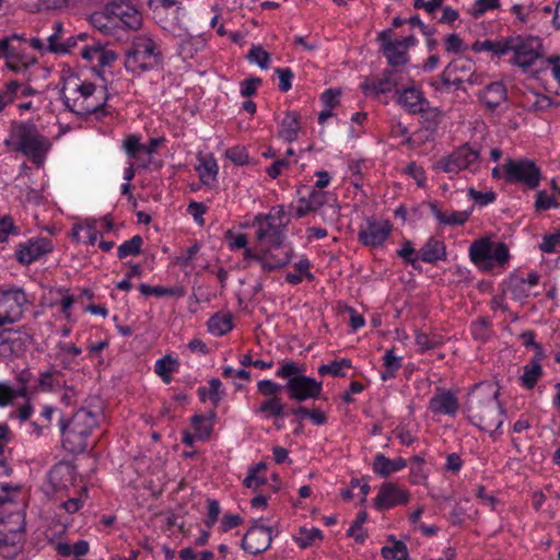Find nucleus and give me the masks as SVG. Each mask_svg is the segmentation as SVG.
<instances>
[{"label":"nucleus","mask_w":560,"mask_h":560,"mask_svg":"<svg viewBox=\"0 0 560 560\" xmlns=\"http://www.w3.org/2000/svg\"><path fill=\"white\" fill-rule=\"evenodd\" d=\"M499 388L494 384H479L468 394L466 411L468 420L490 434L503 423V410L498 401Z\"/></svg>","instance_id":"nucleus-1"},{"label":"nucleus","mask_w":560,"mask_h":560,"mask_svg":"<svg viewBox=\"0 0 560 560\" xmlns=\"http://www.w3.org/2000/svg\"><path fill=\"white\" fill-rule=\"evenodd\" d=\"M62 445L70 453H83L89 447V440L93 430L97 427V416L85 408L74 412L69 419H60Z\"/></svg>","instance_id":"nucleus-2"},{"label":"nucleus","mask_w":560,"mask_h":560,"mask_svg":"<svg viewBox=\"0 0 560 560\" xmlns=\"http://www.w3.org/2000/svg\"><path fill=\"white\" fill-rule=\"evenodd\" d=\"M12 140H5L7 145L13 144V150L23 153L34 164L40 166L51 143L32 122H15L11 128Z\"/></svg>","instance_id":"nucleus-3"},{"label":"nucleus","mask_w":560,"mask_h":560,"mask_svg":"<svg viewBox=\"0 0 560 560\" xmlns=\"http://www.w3.org/2000/svg\"><path fill=\"white\" fill-rule=\"evenodd\" d=\"M125 56V67L132 72L152 69L161 62L159 45L147 35L135 37Z\"/></svg>","instance_id":"nucleus-4"},{"label":"nucleus","mask_w":560,"mask_h":560,"mask_svg":"<svg viewBox=\"0 0 560 560\" xmlns=\"http://www.w3.org/2000/svg\"><path fill=\"white\" fill-rule=\"evenodd\" d=\"M26 512L24 508L3 511L0 517V550L13 548L18 555L25 542Z\"/></svg>","instance_id":"nucleus-5"},{"label":"nucleus","mask_w":560,"mask_h":560,"mask_svg":"<svg viewBox=\"0 0 560 560\" xmlns=\"http://www.w3.org/2000/svg\"><path fill=\"white\" fill-rule=\"evenodd\" d=\"M96 86L94 83L84 82L82 84L77 85V88L67 93L66 86L62 88L60 94L61 100L67 108L78 115H91L103 113L106 101L108 100V95H103V102L101 103H91L89 100L93 96Z\"/></svg>","instance_id":"nucleus-6"},{"label":"nucleus","mask_w":560,"mask_h":560,"mask_svg":"<svg viewBox=\"0 0 560 560\" xmlns=\"http://www.w3.org/2000/svg\"><path fill=\"white\" fill-rule=\"evenodd\" d=\"M469 257L476 264L488 269L492 262L504 265L510 259L508 246L502 242H492L489 238H479L469 247Z\"/></svg>","instance_id":"nucleus-7"},{"label":"nucleus","mask_w":560,"mask_h":560,"mask_svg":"<svg viewBox=\"0 0 560 560\" xmlns=\"http://www.w3.org/2000/svg\"><path fill=\"white\" fill-rule=\"evenodd\" d=\"M502 167L508 182L523 183L529 188H536L540 183V170L532 160L508 159Z\"/></svg>","instance_id":"nucleus-8"},{"label":"nucleus","mask_w":560,"mask_h":560,"mask_svg":"<svg viewBox=\"0 0 560 560\" xmlns=\"http://www.w3.org/2000/svg\"><path fill=\"white\" fill-rule=\"evenodd\" d=\"M106 14H110L116 25L137 31L142 26V14L131 0H110L106 4Z\"/></svg>","instance_id":"nucleus-9"},{"label":"nucleus","mask_w":560,"mask_h":560,"mask_svg":"<svg viewBox=\"0 0 560 560\" xmlns=\"http://www.w3.org/2000/svg\"><path fill=\"white\" fill-rule=\"evenodd\" d=\"M479 160V151L470 148L468 144L459 147L447 158L436 162L435 168H441L445 173H457L464 168L476 170Z\"/></svg>","instance_id":"nucleus-10"},{"label":"nucleus","mask_w":560,"mask_h":560,"mask_svg":"<svg viewBox=\"0 0 560 560\" xmlns=\"http://www.w3.org/2000/svg\"><path fill=\"white\" fill-rule=\"evenodd\" d=\"M509 40H513V44H511V51L514 52L512 62L524 69L533 66L541 56L538 38L529 37L523 39L520 36H511Z\"/></svg>","instance_id":"nucleus-11"},{"label":"nucleus","mask_w":560,"mask_h":560,"mask_svg":"<svg viewBox=\"0 0 560 560\" xmlns=\"http://www.w3.org/2000/svg\"><path fill=\"white\" fill-rule=\"evenodd\" d=\"M283 388L291 400L302 402L307 399L318 398L323 390V384L313 377L304 375L287 381Z\"/></svg>","instance_id":"nucleus-12"},{"label":"nucleus","mask_w":560,"mask_h":560,"mask_svg":"<svg viewBox=\"0 0 560 560\" xmlns=\"http://www.w3.org/2000/svg\"><path fill=\"white\" fill-rule=\"evenodd\" d=\"M26 294L21 289H10L0 294V326L15 322L26 303Z\"/></svg>","instance_id":"nucleus-13"},{"label":"nucleus","mask_w":560,"mask_h":560,"mask_svg":"<svg viewBox=\"0 0 560 560\" xmlns=\"http://www.w3.org/2000/svg\"><path fill=\"white\" fill-rule=\"evenodd\" d=\"M392 228L388 221L377 222L369 219L366 225L360 229L358 238L365 246L376 247L386 241Z\"/></svg>","instance_id":"nucleus-14"},{"label":"nucleus","mask_w":560,"mask_h":560,"mask_svg":"<svg viewBox=\"0 0 560 560\" xmlns=\"http://www.w3.org/2000/svg\"><path fill=\"white\" fill-rule=\"evenodd\" d=\"M272 214H258L254 220V225L257 226L256 238L259 242H268L270 245L279 249L282 244L283 234L281 228L276 224L271 219Z\"/></svg>","instance_id":"nucleus-15"},{"label":"nucleus","mask_w":560,"mask_h":560,"mask_svg":"<svg viewBox=\"0 0 560 560\" xmlns=\"http://www.w3.org/2000/svg\"><path fill=\"white\" fill-rule=\"evenodd\" d=\"M409 500L407 490L393 482H385L380 487L375 498V506L378 510L390 509L398 504H405Z\"/></svg>","instance_id":"nucleus-16"},{"label":"nucleus","mask_w":560,"mask_h":560,"mask_svg":"<svg viewBox=\"0 0 560 560\" xmlns=\"http://www.w3.org/2000/svg\"><path fill=\"white\" fill-rule=\"evenodd\" d=\"M451 70L454 73L453 85L457 89L466 90L463 84H480V77L476 73L475 62L468 58H459L450 62Z\"/></svg>","instance_id":"nucleus-17"},{"label":"nucleus","mask_w":560,"mask_h":560,"mask_svg":"<svg viewBox=\"0 0 560 560\" xmlns=\"http://www.w3.org/2000/svg\"><path fill=\"white\" fill-rule=\"evenodd\" d=\"M271 542V530L266 526H253L244 535L242 547L252 555L264 552Z\"/></svg>","instance_id":"nucleus-18"},{"label":"nucleus","mask_w":560,"mask_h":560,"mask_svg":"<svg viewBox=\"0 0 560 560\" xmlns=\"http://www.w3.org/2000/svg\"><path fill=\"white\" fill-rule=\"evenodd\" d=\"M51 249L52 246L48 238H33L19 245L16 249V258L20 262L30 265L42 255L49 253Z\"/></svg>","instance_id":"nucleus-19"},{"label":"nucleus","mask_w":560,"mask_h":560,"mask_svg":"<svg viewBox=\"0 0 560 560\" xmlns=\"http://www.w3.org/2000/svg\"><path fill=\"white\" fill-rule=\"evenodd\" d=\"M48 480L55 491L66 490L74 485L75 469L71 464L60 462L49 471Z\"/></svg>","instance_id":"nucleus-20"},{"label":"nucleus","mask_w":560,"mask_h":560,"mask_svg":"<svg viewBox=\"0 0 560 560\" xmlns=\"http://www.w3.org/2000/svg\"><path fill=\"white\" fill-rule=\"evenodd\" d=\"M394 71L386 69L383 71L382 77L377 79H365L361 83L363 93L368 96H377L390 92L396 85V81L393 79Z\"/></svg>","instance_id":"nucleus-21"},{"label":"nucleus","mask_w":560,"mask_h":560,"mask_svg":"<svg viewBox=\"0 0 560 560\" xmlns=\"http://www.w3.org/2000/svg\"><path fill=\"white\" fill-rule=\"evenodd\" d=\"M383 39V54L387 62L392 67L404 66L408 61L407 50L405 44H399L398 40L386 39V34L382 33Z\"/></svg>","instance_id":"nucleus-22"},{"label":"nucleus","mask_w":560,"mask_h":560,"mask_svg":"<svg viewBox=\"0 0 560 560\" xmlns=\"http://www.w3.org/2000/svg\"><path fill=\"white\" fill-rule=\"evenodd\" d=\"M430 410L433 413H443V415H455L458 409V401L456 397L450 392H442L435 394L430 399Z\"/></svg>","instance_id":"nucleus-23"},{"label":"nucleus","mask_w":560,"mask_h":560,"mask_svg":"<svg viewBox=\"0 0 560 560\" xmlns=\"http://www.w3.org/2000/svg\"><path fill=\"white\" fill-rule=\"evenodd\" d=\"M506 100V90L501 82H492L480 93V101L489 108L495 109Z\"/></svg>","instance_id":"nucleus-24"},{"label":"nucleus","mask_w":560,"mask_h":560,"mask_svg":"<svg viewBox=\"0 0 560 560\" xmlns=\"http://www.w3.org/2000/svg\"><path fill=\"white\" fill-rule=\"evenodd\" d=\"M406 466L407 462L402 457L389 459L383 454H377L375 456L373 470L381 477H388L389 475L404 469Z\"/></svg>","instance_id":"nucleus-25"},{"label":"nucleus","mask_w":560,"mask_h":560,"mask_svg":"<svg viewBox=\"0 0 560 560\" xmlns=\"http://www.w3.org/2000/svg\"><path fill=\"white\" fill-rule=\"evenodd\" d=\"M398 103L411 114H418L424 110L425 100L422 93L415 89L408 88L402 91L398 97Z\"/></svg>","instance_id":"nucleus-26"},{"label":"nucleus","mask_w":560,"mask_h":560,"mask_svg":"<svg viewBox=\"0 0 560 560\" xmlns=\"http://www.w3.org/2000/svg\"><path fill=\"white\" fill-rule=\"evenodd\" d=\"M262 256V269L266 271L282 268L291 259L289 250L282 248L281 245H279V249L270 245V248Z\"/></svg>","instance_id":"nucleus-27"},{"label":"nucleus","mask_w":560,"mask_h":560,"mask_svg":"<svg viewBox=\"0 0 560 560\" xmlns=\"http://www.w3.org/2000/svg\"><path fill=\"white\" fill-rule=\"evenodd\" d=\"M419 253L422 261L428 264H434L446 258L444 243L433 237L428 240Z\"/></svg>","instance_id":"nucleus-28"},{"label":"nucleus","mask_w":560,"mask_h":560,"mask_svg":"<svg viewBox=\"0 0 560 560\" xmlns=\"http://www.w3.org/2000/svg\"><path fill=\"white\" fill-rule=\"evenodd\" d=\"M429 207H430L432 213L434 214V217L436 218V220L441 224H445V225H462L468 220V218L471 213V210H469V211H455V212H452L451 214H445L439 208V203L436 201L430 202Z\"/></svg>","instance_id":"nucleus-29"},{"label":"nucleus","mask_w":560,"mask_h":560,"mask_svg":"<svg viewBox=\"0 0 560 560\" xmlns=\"http://www.w3.org/2000/svg\"><path fill=\"white\" fill-rule=\"evenodd\" d=\"M326 192L313 190L308 198H301L296 207V217L302 218L311 211H315L326 202Z\"/></svg>","instance_id":"nucleus-30"},{"label":"nucleus","mask_w":560,"mask_h":560,"mask_svg":"<svg viewBox=\"0 0 560 560\" xmlns=\"http://www.w3.org/2000/svg\"><path fill=\"white\" fill-rule=\"evenodd\" d=\"M511 44H513V40H509V37L498 42L486 39L475 42L471 48L476 52L487 50L493 52V55L498 57H501L511 51Z\"/></svg>","instance_id":"nucleus-31"},{"label":"nucleus","mask_w":560,"mask_h":560,"mask_svg":"<svg viewBox=\"0 0 560 560\" xmlns=\"http://www.w3.org/2000/svg\"><path fill=\"white\" fill-rule=\"evenodd\" d=\"M300 130V116L295 112H288L281 122L279 137L287 142L296 140Z\"/></svg>","instance_id":"nucleus-32"},{"label":"nucleus","mask_w":560,"mask_h":560,"mask_svg":"<svg viewBox=\"0 0 560 560\" xmlns=\"http://www.w3.org/2000/svg\"><path fill=\"white\" fill-rule=\"evenodd\" d=\"M198 160H199V164L195 168L199 175V178L205 185H210L217 178L218 164H217L215 160H213V159L207 160L200 155H199Z\"/></svg>","instance_id":"nucleus-33"},{"label":"nucleus","mask_w":560,"mask_h":560,"mask_svg":"<svg viewBox=\"0 0 560 560\" xmlns=\"http://www.w3.org/2000/svg\"><path fill=\"white\" fill-rule=\"evenodd\" d=\"M139 290L145 296L155 295L158 298H162V296L182 298L185 295V289L182 287H170V288L161 287V285L152 287V285H149L145 283H141L139 287Z\"/></svg>","instance_id":"nucleus-34"},{"label":"nucleus","mask_w":560,"mask_h":560,"mask_svg":"<svg viewBox=\"0 0 560 560\" xmlns=\"http://www.w3.org/2000/svg\"><path fill=\"white\" fill-rule=\"evenodd\" d=\"M256 412L265 415L266 418H282L285 416L284 404L279 397H270L261 402Z\"/></svg>","instance_id":"nucleus-35"},{"label":"nucleus","mask_w":560,"mask_h":560,"mask_svg":"<svg viewBox=\"0 0 560 560\" xmlns=\"http://www.w3.org/2000/svg\"><path fill=\"white\" fill-rule=\"evenodd\" d=\"M233 328V317L231 314H215L208 320V329L210 332L222 336Z\"/></svg>","instance_id":"nucleus-36"},{"label":"nucleus","mask_w":560,"mask_h":560,"mask_svg":"<svg viewBox=\"0 0 560 560\" xmlns=\"http://www.w3.org/2000/svg\"><path fill=\"white\" fill-rule=\"evenodd\" d=\"M552 105V100L544 94L532 93L524 98V107L534 113L548 109Z\"/></svg>","instance_id":"nucleus-37"},{"label":"nucleus","mask_w":560,"mask_h":560,"mask_svg":"<svg viewBox=\"0 0 560 560\" xmlns=\"http://www.w3.org/2000/svg\"><path fill=\"white\" fill-rule=\"evenodd\" d=\"M91 22L98 31L104 34H110L112 31L117 26L115 20L112 19L110 14H106V5L100 12H95L91 15Z\"/></svg>","instance_id":"nucleus-38"},{"label":"nucleus","mask_w":560,"mask_h":560,"mask_svg":"<svg viewBox=\"0 0 560 560\" xmlns=\"http://www.w3.org/2000/svg\"><path fill=\"white\" fill-rule=\"evenodd\" d=\"M393 541L392 547H383L381 553L385 559L393 560H408V549L405 542L400 540H395L394 537H390Z\"/></svg>","instance_id":"nucleus-39"},{"label":"nucleus","mask_w":560,"mask_h":560,"mask_svg":"<svg viewBox=\"0 0 560 560\" xmlns=\"http://www.w3.org/2000/svg\"><path fill=\"white\" fill-rule=\"evenodd\" d=\"M143 240L140 235H135L130 240L119 245L117 255L119 259H124L127 256H137L141 253Z\"/></svg>","instance_id":"nucleus-40"},{"label":"nucleus","mask_w":560,"mask_h":560,"mask_svg":"<svg viewBox=\"0 0 560 560\" xmlns=\"http://www.w3.org/2000/svg\"><path fill=\"white\" fill-rule=\"evenodd\" d=\"M541 375V365L537 360H530L524 368V374L521 376L522 384L526 388H533Z\"/></svg>","instance_id":"nucleus-41"},{"label":"nucleus","mask_w":560,"mask_h":560,"mask_svg":"<svg viewBox=\"0 0 560 560\" xmlns=\"http://www.w3.org/2000/svg\"><path fill=\"white\" fill-rule=\"evenodd\" d=\"M385 372L382 373V380L386 381L395 375L401 365V358L395 354L394 348L387 350L383 358Z\"/></svg>","instance_id":"nucleus-42"},{"label":"nucleus","mask_w":560,"mask_h":560,"mask_svg":"<svg viewBox=\"0 0 560 560\" xmlns=\"http://www.w3.org/2000/svg\"><path fill=\"white\" fill-rule=\"evenodd\" d=\"M178 365L177 360L173 359L171 355H165L162 359L158 360L155 363V373L162 377V380L168 384L171 383L170 373L176 369Z\"/></svg>","instance_id":"nucleus-43"},{"label":"nucleus","mask_w":560,"mask_h":560,"mask_svg":"<svg viewBox=\"0 0 560 560\" xmlns=\"http://www.w3.org/2000/svg\"><path fill=\"white\" fill-rule=\"evenodd\" d=\"M368 518L365 511H361L357 514L353 524L348 529V536L353 537L357 542H363L366 537V532L363 528V524Z\"/></svg>","instance_id":"nucleus-44"},{"label":"nucleus","mask_w":560,"mask_h":560,"mask_svg":"<svg viewBox=\"0 0 560 560\" xmlns=\"http://www.w3.org/2000/svg\"><path fill=\"white\" fill-rule=\"evenodd\" d=\"M343 368H351V361L349 359H342L340 361H332L329 364H323L318 368V374L322 376L326 374H331L336 377L345 376Z\"/></svg>","instance_id":"nucleus-45"},{"label":"nucleus","mask_w":560,"mask_h":560,"mask_svg":"<svg viewBox=\"0 0 560 560\" xmlns=\"http://www.w3.org/2000/svg\"><path fill=\"white\" fill-rule=\"evenodd\" d=\"M424 459L420 456H413L410 459V482L415 485L423 483L427 475L423 469Z\"/></svg>","instance_id":"nucleus-46"},{"label":"nucleus","mask_w":560,"mask_h":560,"mask_svg":"<svg viewBox=\"0 0 560 560\" xmlns=\"http://www.w3.org/2000/svg\"><path fill=\"white\" fill-rule=\"evenodd\" d=\"M191 424L195 429L196 435L200 440H207L210 438L212 432V424L209 419L203 416H194L191 419Z\"/></svg>","instance_id":"nucleus-47"},{"label":"nucleus","mask_w":560,"mask_h":560,"mask_svg":"<svg viewBox=\"0 0 560 560\" xmlns=\"http://www.w3.org/2000/svg\"><path fill=\"white\" fill-rule=\"evenodd\" d=\"M539 276L537 272H529L526 278L515 277L510 280V288L513 292L525 291V285L534 287L538 283Z\"/></svg>","instance_id":"nucleus-48"},{"label":"nucleus","mask_w":560,"mask_h":560,"mask_svg":"<svg viewBox=\"0 0 560 560\" xmlns=\"http://www.w3.org/2000/svg\"><path fill=\"white\" fill-rule=\"evenodd\" d=\"M304 371L305 369L303 366H300L294 362H287L277 371V375L289 381L294 377L304 376L302 374Z\"/></svg>","instance_id":"nucleus-49"},{"label":"nucleus","mask_w":560,"mask_h":560,"mask_svg":"<svg viewBox=\"0 0 560 560\" xmlns=\"http://www.w3.org/2000/svg\"><path fill=\"white\" fill-rule=\"evenodd\" d=\"M320 538H322V532L318 528L302 527L300 529V536L296 537L295 539L299 542L301 548H306L307 546H310L312 544V541L314 539H320Z\"/></svg>","instance_id":"nucleus-50"},{"label":"nucleus","mask_w":560,"mask_h":560,"mask_svg":"<svg viewBox=\"0 0 560 560\" xmlns=\"http://www.w3.org/2000/svg\"><path fill=\"white\" fill-rule=\"evenodd\" d=\"M499 0H477L468 12L474 18L481 16L486 11L499 8Z\"/></svg>","instance_id":"nucleus-51"},{"label":"nucleus","mask_w":560,"mask_h":560,"mask_svg":"<svg viewBox=\"0 0 560 560\" xmlns=\"http://www.w3.org/2000/svg\"><path fill=\"white\" fill-rule=\"evenodd\" d=\"M247 58L249 59V61L258 63L259 67L262 69L268 68L270 60L269 54L260 46H254L249 50Z\"/></svg>","instance_id":"nucleus-52"},{"label":"nucleus","mask_w":560,"mask_h":560,"mask_svg":"<svg viewBox=\"0 0 560 560\" xmlns=\"http://www.w3.org/2000/svg\"><path fill=\"white\" fill-rule=\"evenodd\" d=\"M225 156L236 165H244L248 161L246 149L240 145L228 149Z\"/></svg>","instance_id":"nucleus-53"},{"label":"nucleus","mask_w":560,"mask_h":560,"mask_svg":"<svg viewBox=\"0 0 560 560\" xmlns=\"http://www.w3.org/2000/svg\"><path fill=\"white\" fill-rule=\"evenodd\" d=\"M258 392L264 395L270 397H278L277 395L284 390L283 386L278 385L277 383L269 381V380H262L258 382L257 384Z\"/></svg>","instance_id":"nucleus-54"},{"label":"nucleus","mask_w":560,"mask_h":560,"mask_svg":"<svg viewBox=\"0 0 560 560\" xmlns=\"http://www.w3.org/2000/svg\"><path fill=\"white\" fill-rule=\"evenodd\" d=\"M468 196L479 206L489 205L495 199V194L493 191L481 192L475 188L468 189Z\"/></svg>","instance_id":"nucleus-55"},{"label":"nucleus","mask_w":560,"mask_h":560,"mask_svg":"<svg viewBox=\"0 0 560 560\" xmlns=\"http://www.w3.org/2000/svg\"><path fill=\"white\" fill-rule=\"evenodd\" d=\"M124 148L127 154L131 158H137L140 152H143V144L137 136H129L124 142Z\"/></svg>","instance_id":"nucleus-56"},{"label":"nucleus","mask_w":560,"mask_h":560,"mask_svg":"<svg viewBox=\"0 0 560 560\" xmlns=\"http://www.w3.org/2000/svg\"><path fill=\"white\" fill-rule=\"evenodd\" d=\"M416 343L419 347L420 351L423 352V351L435 348L440 343V341L435 337L430 338L424 332H417L416 334Z\"/></svg>","instance_id":"nucleus-57"},{"label":"nucleus","mask_w":560,"mask_h":560,"mask_svg":"<svg viewBox=\"0 0 560 560\" xmlns=\"http://www.w3.org/2000/svg\"><path fill=\"white\" fill-rule=\"evenodd\" d=\"M61 36L58 35V34H51L49 37H48V45L46 47V49L50 52H55V54H66V52H69V45H66V44H62V43H59Z\"/></svg>","instance_id":"nucleus-58"},{"label":"nucleus","mask_w":560,"mask_h":560,"mask_svg":"<svg viewBox=\"0 0 560 560\" xmlns=\"http://www.w3.org/2000/svg\"><path fill=\"white\" fill-rule=\"evenodd\" d=\"M560 247V232L551 235H546L539 248L545 253H553Z\"/></svg>","instance_id":"nucleus-59"},{"label":"nucleus","mask_w":560,"mask_h":560,"mask_svg":"<svg viewBox=\"0 0 560 560\" xmlns=\"http://www.w3.org/2000/svg\"><path fill=\"white\" fill-rule=\"evenodd\" d=\"M535 207L537 210H547L551 207H558V202L555 197L547 195L545 191H538Z\"/></svg>","instance_id":"nucleus-60"},{"label":"nucleus","mask_w":560,"mask_h":560,"mask_svg":"<svg viewBox=\"0 0 560 560\" xmlns=\"http://www.w3.org/2000/svg\"><path fill=\"white\" fill-rule=\"evenodd\" d=\"M276 73L280 80L279 89L282 92L289 91L291 89V80L293 78L292 70L289 68H278L276 69Z\"/></svg>","instance_id":"nucleus-61"},{"label":"nucleus","mask_w":560,"mask_h":560,"mask_svg":"<svg viewBox=\"0 0 560 560\" xmlns=\"http://www.w3.org/2000/svg\"><path fill=\"white\" fill-rule=\"evenodd\" d=\"M207 207L202 202L191 201L188 205V212L194 217L199 225L205 224L202 215L207 212Z\"/></svg>","instance_id":"nucleus-62"},{"label":"nucleus","mask_w":560,"mask_h":560,"mask_svg":"<svg viewBox=\"0 0 560 560\" xmlns=\"http://www.w3.org/2000/svg\"><path fill=\"white\" fill-rule=\"evenodd\" d=\"M18 397L16 392L5 383H0V407L10 405Z\"/></svg>","instance_id":"nucleus-63"},{"label":"nucleus","mask_w":560,"mask_h":560,"mask_svg":"<svg viewBox=\"0 0 560 560\" xmlns=\"http://www.w3.org/2000/svg\"><path fill=\"white\" fill-rule=\"evenodd\" d=\"M261 84L260 78H250L242 82L241 94L244 97L253 96Z\"/></svg>","instance_id":"nucleus-64"}]
</instances>
